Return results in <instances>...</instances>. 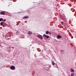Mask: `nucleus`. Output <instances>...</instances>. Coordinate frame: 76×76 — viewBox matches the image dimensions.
Segmentation results:
<instances>
[{
  "label": "nucleus",
  "instance_id": "nucleus-12",
  "mask_svg": "<svg viewBox=\"0 0 76 76\" xmlns=\"http://www.w3.org/2000/svg\"><path fill=\"white\" fill-rule=\"evenodd\" d=\"M52 63L53 64V65H55V63H54V61H52Z\"/></svg>",
  "mask_w": 76,
  "mask_h": 76
},
{
  "label": "nucleus",
  "instance_id": "nucleus-7",
  "mask_svg": "<svg viewBox=\"0 0 76 76\" xmlns=\"http://www.w3.org/2000/svg\"><path fill=\"white\" fill-rule=\"evenodd\" d=\"M32 34V32L31 31H29L28 33V35H31V34Z\"/></svg>",
  "mask_w": 76,
  "mask_h": 76
},
{
  "label": "nucleus",
  "instance_id": "nucleus-3",
  "mask_svg": "<svg viewBox=\"0 0 76 76\" xmlns=\"http://www.w3.org/2000/svg\"><path fill=\"white\" fill-rule=\"evenodd\" d=\"M43 37H46L47 39H48L49 38H50V36H49L45 34L43 35Z\"/></svg>",
  "mask_w": 76,
  "mask_h": 76
},
{
  "label": "nucleus",
  "instance_id": "nucleus-17",
  "mask_svg": "<svg viewBox=\"0 0 76 76\" xmlns=\"http://www.w3.org/2000/svg\"><path fill=\"white\" fill-rule=\"evenodd\" d=\"M21 37H22V38H23V36L22 34L21 35Z\"/></svg>",
  "mask_w": 76,
  "mask_h": 76
},
{
  "label": "nucleus",
  "instance_id": "nucleus-8",
  "mask_svg": "<svg viewBox=\"0 0 76 76\" xmlns=\"http://www.w3.org/2000/svg\"><path fill=\"white\" fill-rule=\"evenodd\" d=\"M51 65L49 66V67L47 69V70H50V68H51Z\"/></svg>",
  "mask_w": 76,
  "mask_h": 76
},
{
  "label": "nucleus",
  "instance_id": "nucleus-19",
  "mask_svg": "<svg viewBox=\"0 0 76 76\" xmlns=\"http://www.w3.org/2000/svg\"><path fill=\"white\" fill-rule=\"evenodd\" d=\"M18 34V31H17L16 32V34Z\"/></svg>",
  "mask_w": 76,
  "mask_h": 76
},
{
  "label": "nucleus",
  "instance_id": "nucleus-18",
  "mask_svg": "<svg viewBox=\"0 0 76 76\" xmlns=\"http://www.w3.org/2000/svg\"><path fill=\"white\" fill-rule=\"evenodd\" d=\"M61 51H62V54H63V50H61Z\"/></svg>",
  "mask_w": 76,
  "mask_h": 76
},
{
  "label": "nucleus",
  "instance_id": "nucleus-4",
  "mask_svg": "<svg viewBox=\"0 0 76 76\" xmlns=\"http://www.w3.org/2000/svg\"><path fill=\"white\" fill-rule=\"evenodd\" d=\"M57 37L58 39H60V38H62V36H60V35H58L57 36Z\"/></svg>",
  "mask_w": 76,
  "mask_h": 76
},
{
  "label": "nucleus",
  "instance_id": "nucleus-11",
  "mask_svg": "<svg viewBox=\"0 0 76 76\" xmlns=\"http://www.w3.org/2000/svg\"><path fill=\"white\" fill-rule=\"evenodd\" d=\"M3 18H0V22H1V21H3Z\"/></svg>",
  "mask_w": 76,
  "mask_h": 76
},
{
  "label": "nucleus",
  "instance_id": "nucleus-13",
  "mask_svg": "<svg viewBox=\"0 0 76 76\" xmlns=\"http://www.w3.org/2000/svg\"><path fill=\"white\" fill-rule=\"evenodd\" d=\"M71 75L72 76H73L74 75H75V73H71Z\"/></svg>",
  "mask_w": 76,
  "mask_h": 76
},
{
  "label": "nucleus",
  "instance_id": "nucleus-10",
  "mask_svg": "<svg viewBox=\"0 0 76 76\" xmlns=\"http://www.w3.org/2000/svg\"><path fill=\"white\" fill-rule=\"evenodd\" d=\"M3 24H4V22H1L0 24L1 26H2V25H3Z\"/></svg>",
  "mask_w": 76,
  "mask_h": 76
},
{
  "label": "nucleus",
  "instance_id": "nucleus-1",
  "mask_svg": "<svg viewBox=\"0 0 76 76\" xmlns=\"http://www.w3.org/2000/svg\"><path fill=\"white\" fill-rule=\"evenodd\" d=\"M42 35H38L37 37L39 38V39H41L42 40L43 39V38H42Z\"/></svg>",
  "mask_w": 76,
  "mask_h": 76
},
{
  "label": "nucleus",
  "instance_id": "nucleus-6",
  "mask_svg": "<svg viewBox=\"0 0 76 76\" xmlns=\"http://www.w3.org/2000/svg\"><path fill=\"white\" fill-rule=\"evenodd\" d=\"M29 18V17H28V16H25L22 18V19H25H25H27V18Z\"/></svg>",
  "mask_w": 76,
  "mask_h": 76
},
{
  "label": "nucleus",
  "instance_id": "nucleus-2",
  "mask_svg": "<svg viewBox=\"0 0 76 76\" xmlns=\"http://www.w3.org/2000/svg\"><path fill=\"white\" fill-rule=\"evenodd\" d=\"M10 68L11 70H15V66H12L10 67Z\"/></svg>",
  "mask_w": 76,
  "mask_h": 76
},
{
  "label": "nucleus",
  "instance_id": "nucleus-20",
  "mask_svg": "<svg viewBox=\"0 0 76 76\" xmlns=\"http://www.w3.org/2000/svg\"><path fill=\"white\" fill-rule=\"evenodd\" d=\"M49 34H51V32H49Z\"/></svg>",
  "mask_w": 76,
  "mask_h": 76
},
{
  "label": "nucleus",
  "instance_id": "nucleus-14",
  "mask_svg": "<svg viewBox=\"0 0 76 76\" xmlns=\"http://www.w3.org/2000/svg\"><path fill=\"white\" fill-rule=\"evenodd\" d=\"M48 33H49V32H48V31H47L46 32V34H47V35H48Z\"/></svg>",
  "mask_w": 76,
  "mask_h": 76
},
{
  "label": "nucleus",
  "instance_id": "nucleus-9",
  "mask_svg": "<svg viewBox=\"0 0 76 76\" xmlns=\"http://www.w3.org/2000/svg\"><path fill=\"white\" fill-rule=\"evenodd\" d=\"M70 70L71 72H75V70L73 69H71Z\"/></svg>",
  "mask_w": 76,
  "mask_h": 76
},
{
  "label": "nucleus",
  "instance_id": "nucleus-16",
  "mask_svg": "<svg viewBox=\"0 0 76 76\" xmlns=\"http://www.w3.org/2000/svg\"><path fill=\"white\" fill-rule=\"evenodd\" d=\"M61 23L62 25H63V24H64V22L63 21L61 22Z\"/></svg>",
  "mask_w": 76,
  "mask_h": 76
},
{
  "label": "nucleus",
  "instance_id": "nucleus-5",
  "mask_svg": "<svg viewBox=\"0 0 76 76\" xmlns=\"http://www.w3.org/2000/svg\"><path fill=\"white\" fill-rule=\"evenodd\" d=\"M0 15H5V12H2L0 13Z\"/></svg>",
  "mask_w": 76,
  "mask_h": 76
},
{
  "label": "nucleus",
  "instance_id": "nucleus-15",
  "mask_svg": "<svg viewBox=\"0 0 76 76\" xmlns=\"http://www.w3.org/2000/svg\"><path fill=\"white\" fill-rule=\"evenodd\" d=\"M55 66H54V67H56V68L58 66H57V64H55Z\"/></svg>",
  "mask_w": 76,
  "mask_h": 76
}]
</instances>
